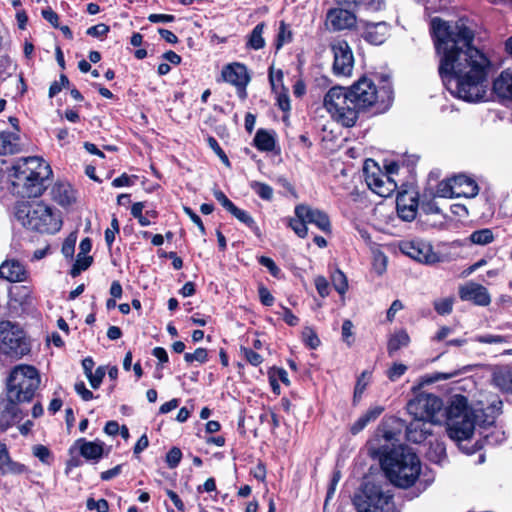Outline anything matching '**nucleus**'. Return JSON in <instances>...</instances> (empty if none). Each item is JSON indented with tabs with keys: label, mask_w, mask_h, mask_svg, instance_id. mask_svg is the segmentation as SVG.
Here are the masks:
<instances>
[{
	"label": "nucleus",
	"mask_w": 512,
	"mask_h": 512,
	"mask_svg": "<svg viewBox=\"0 0 512 512\" xmlns=\"http://www.w3.org/2000/svg\"><path fill=\"white\" fill-rule=\"evenodd\" d=\"M228 212L231 213L237 220H239L240 222H242L249 228H251L253 230H258V227L256 226L254 219L248 212L238 208L235 205H233L228 210Z\"/></svg>",
	"instance_id": "41"
},
{
	"label": "nucleus",
	"mask_w": 512,
	"mask_h": 512,
	"mask_svg": "<svg viewBox=\"0 0 512 512\" xmlns=\"http://www.w3.org/2000/svg\"><path fill=\"white\" fill-rule=\"evenodd\" d=\"M493 383L503 392L512 393V372L509 370L495 372Z\"/></svg>",
	"instance_id": "36"
},
{
	"label": "nucleus",
	"mask_w": 512,
	"mask_h": 512,
	"mask_svg": "<svg viewBox=\"0 0 512 512\" xmlns=\"http://www.w3.org/2000/svg\"><path fill=\"white\" fill-rule=\"evenodd\" d=\"M503 403L500 399L494 400L486 408L477 409L485 429L493 426L496 417L502 412Z\"/></svg>",
	"instance_id": "31"
},
{
	"label": "nucleus",
	"mask_w": 512,
	"mask_h": 512,
	"mask_svg": "<svg viewBox=\"0 0 512 512\" xmlns=\"http://www.w3.org/2000/svg\"><path fill=\"white\" fill-rule=\"evenodd\" d=\"M334 53L333 71L336 75L352 74V52L347 41L339 40L332 45Z\"/></svg>",
	"instance_id": "14"
},
{
	"label": "nucleus",
	"mask_w": 512,
	"mask_h": 512,
	"mask_svg": "<svg viewBox=\"0 0 512 512\" xmlns=\"http://www.w3.org/2000/svg\"><path fill=\"white\" fill-rule=\"evenodd\" d=\"M254 145L260 151L270 152L275 148V138L267 130L259 129L254 137Z\"/></svg>",
	"instance_id": "33"
},
{
	"label": "nucleus",
	"mask_w": 512,
	"mask_h": 512,
	"mask_svg": "<svg viewBox=\"0 0 512 512\" xmlns=\"http://www.w3.org/2000/svg\"><path fill=\"white\" fill-rule=\"evenodd\" d=\"M381 26L382 23H366L362 20H358L357 16L354 14V32L359 34L370 44L380 45L385 41V34L378 30Z\"/></svg>",
	"instance_id": "17"
},
{
	"label": "nucleus",
	"mask_w": 512,
	"mask_h": 512,
	"mask_svg": "<svg viewBox=\"0 0 512 512\" xmlns=\"http://www.w3.org/2000/svg\"><path fill=\"white\" fill-rule=\"evenodd\" d=\"M471 412L473 411L468 407L467 398L460 394L455 395L445 409L447 423L464 417V415H468Z\"/></svg>",
	"instance_id": "23"
},
{
	"label": "nucleus",
	"mask_w": 512,
	"mask_h": 512,
	"mask_svg": "<svg viewBox=\"0 0 512 512\" xmlns=\"http://www.w3.org/2000/svg\"><path fill=\"white\" fill-rule=\"evenodd\" d=\"M410 342V337L405 330H400L391 335L387 344V352L390 357L401 348L407 347Z\"/></svg>",
	"instance_id": "32"
},
{
	"label": "nucleus",
	"mask_w": 512,
	"mask_h": 512,
	"mask_svg": "<svg viewBox=\"0 0 512 512\" xmlns=\"http://www.w3.org/2000/svg\"><path fill=\"white\" fill-rule=\"evenodd\" d=\"M295 215L298 218L306 220L307 223L314 224L325 233H329L331 231L329 217L321 210L313 209L310 206L301 204L295 207Z\"/></svg>",
	"instance_id": "16"
},
{
	"label": "nucleus",
	"mask_w": 512,
	"mask_h": 512,
	"mask_svg": "<svg viewBox=\"0 0 512 512\" xmlns=\"http://www.w3.org/2000/svg\"><path fill=\"white\" fill-rule=\"evenodd\" d=\"M292 41V32L284 22L280 23L277 36L276 49L279 50L284 44Z\"/></svg>",
	"instance_id": "48"
},
{
	"label": "nucleus",
	"mask_w": 512,
	"mask_h": 512,
	"mask_svg": "<svg viewBox=\"0 0 512 512\" xmlns=\"http://www.w3.org/2000/svg\"><path fill=\"white\" fill-rule=\"evenodd\" d=\"M240 351L246 361L253 366H259L263 362V357L250 348L241 347Z\"/></svg>",
	"instance_id": "53"
},
{
	"label": "nucleus",
	"mask_w": 512,
	"mask_h": 512,
	"mask_svg": "<svg viewBox=\"0 0 512 512\" xmlns=\"http://www.w3.org/2000/svg\"><path fill=\"white\" fill-rule=\"evenodd\" d=\"M307 221L296 217V219H290L289 226L291 229L301 238H304L307 236Z\"/></svg>",
	"instance_id": "52"
},
{
	"label": "nucleus",
	"mask_w": 512,
	"mask_h": 512,
	"mask_svg": "<svg viewBox=\"0 0 512 512\" xmlns=\"http://www.w3.org/2000/svg\"><path fill=\"white\" fill-rule=\"evenodd\" d=\"M361 493L362 498L354 495L357 512H389L392 495L385 493L380 485L366 481Z\"/></svg>",
	"instance_id": "10"
},
{
	"label": "nucleus",
	"mask_w": 512,
	"mask_h": 512,
	"mask_svg": "<svg viewBox=\"0 0 512 512\" xmlns=\"http://www.w3.org/2000/svg\"><path fill=\"white\" fill-rule=\"evenodd\" d=\"M105 367L99 366L95 372H92V374L87 377V379L90 382V385L92 388L97 389L101 385L103 378L105 376Z\"/></svg>",
	"instance_id": "56"
},
{
	"label": "nucleus",
	"mask_w": 512,
	"mask_h": 512,
	"mask_svg": "<svg viewBox=\"0 0 512 512\" xmlns=\"http://www.w3.org/2000/svg\"><path fill=\"white\" fill-rule=\"evenodd\" d=\"M52 193L54 200L64 207L71 205L76 200L75 191L69 184H56Z\"/></svg>",
	"instance_id": "30"
},
{
	"label": "nucleus",
	"mask_w": 512,
	"mask_h": 512,
	"mask_svg": "<svg viewBox=\"0 0 512 512\" xmlns=\"http://www.w3.org/2000/svg\"><path fill=\"white\" fill-rule=\"evenodd\" d=\"M302 335L304 342L311 349H316L320 345V339L318 338L317 334L314 332L313 329L306 327L303 330Z\"/></svg>",
	"instance_id": "54"
},
{
	"label": "nucleus",
	"mask_w": 512,
	"mask_h": 512,
	"mask_svg": "<svg viewBox=\"0 0 512 512\" xmlns=\"http://www.w3.org/2000/svg\"><path fill=\"white\" fill-rule=\"evenodd\" d=\"M33 455L37 457L41 462L48 463L50 458V451L43 445H36L33 447Z\"/></svg>",
	"instance_id": "63"
},
{
	"label": "nucleus",
	"mask_w": 512,
	"mask_h": 512,
	"mask_svg": "<svg viewBox=\"0 0 512 512\" xmlns=\"http://www.w3.org/2000/svg\"><path fill=\"white\" fill-rule=\"evenodd\" d=\"M185 214L191 219V221L196 224L202 235H205L206 230L201 218L189 207L183 208Z\"/></svg>",
	"instance_id": "64"
},
{
	"label": "nucleus",
	"mask_w": 512,
	"mask_h": 512,
	"mask_svg": "<svg viewBox=\"0 0 512 512\" xmlns=\"http://www.w3.org/2000/svg\"><path fill=\"white\" fill-rule=\"evenodd\" d=\"M264 28V23H259L254 27L247 42L249 48L259 50L265 46V40L263 38Z\"/></svg>",
	"instance_id": "37"
},
{
	"label": "nucleus",
	"mask_w": 512,
	"mask_h": 512,
	"mask_svg": "<svg viewBox=\"0 0 512 512\" xmlns=\"http://www.w3.org/2000/svg\"><path fill=\"white\" fill-rule=\"evenodd\" d=\"M331 281L335 290L343 295L348 289V280L346 275L339 269H336L331 275Z\"/></svg>",
	"instance_id": "42"
},
{
	"label": "nucleus",
	"mask_w": 512,
	"mask_h": 512,
	"mask_svg": "<svg viewBox=\"0 0 512 512\" xmlns=\"http://www.w3.org/2000/svg\"><path fill=\"white\" fill-rule=\"evenodd\" d=\"M352 88L332 87L324 97V106L342 126L352 127Z\"/></svg>",
	"instance_id": "8"
},
{
	"label": "nucleus",
	"mask_w": 512,
	"mask_h": 512,
	"mask_svg": "<svg viewBox=\"0 0 512 512\" xmlns=\"http://www.w3.org/2000/svg\"><path fill=\"white\" fill-rule=\"evenodd\" d=\"M86 506L89 510H96L97 512H108L109 510L108 502L105 499L94 500L89 498Z\"/></svg>",
	"instance_id": "58"
},
{
	"label": "nucleus",
	"mask_w": 512,
	"mask_h": 512,
	"mask_svg": "<svg viewBox=\"0 0 512 512\" xmlns=\"http://www.w3.org/2000/svg\"><path fill=\"white\" fill-rule=\"evenodd\" d=\"M254 192L264 200H271L273 197V189L265 183L254 181L250 184Z\"/></svg>",
	"instance_id": "45"
},
{
	"label": "nucleus",
	"mask_w": 512,
	"mask_h": 512,
	"mask_svg": "<svg viewBox=\"0 0 512 512\" xmlns=\"http://www.w3.org/2000/svg\"><path fill=\"white\" fill-rule=\"evenodd\" d=\"M384 176L385 174L376 161L371 158L364 161L362 177L371 191H375L377 182H379L380 178H384Z\"/></svg>",
	"instance_id": "25"
},
{
	"label": "nucleus",
	"mask_w": 512,
	"mask_h": 512,
	"mask_svg": "<svg viewBox=\"0 0 512 512\" xmlns=\"http://www.w3.org/2000/svg\"><path fill=\"white\" fill-rule=\"evenodd\" d=\"M476 425H478L480 429H485L480 415L475 410L468 415H464V417L448 422V435L451 439L456 441L467 440L473 435Z\"/></svg>",
	"instance_id": "12"
},
{
	"label": "nucleus",
	"mask_w": 512,
	"mask_h": 512,
	"mask_svg": "<svg viewBox=\"0 0 512 512\" xmlns=\"http://www.w3.org/2000/svg\"><path fill=\"white\" fill-rule=\"evenodd\" d=\"M15 218L27 229L54 234L62 227L57 211L42 201H21L14 207Z\"/></svg>",
	"instance_id": "4"
},
{
	"label": "nucleus",
	"mask_w": 512,
	"mask_h": 512,
	"mask_svg": "<svg viewBox=\"0 0 512 512\" xmlns=\"http://www.w3.org/2000/svg\"><path fill=\"white\" fill-rule=\"evenodd\" d=\"M13 185L21 187L24 197H39L45 190V180L51 175L50 166L39 157L18 160L12 167Z\"/></svg>",
	"instance_id": "5"
},
{
	"label": "nucleus",
	"mask_w": 512,
	"mask_h": 512,
	"mask_svg": "<svg viewBox=\"0 0 512 512\" xmlns=\"http://www.w3.org/2000/svg\"><path fill=\"white\" fill-rule=\"evenodd\" d=\"M184 360L188 364H191L193 362L203 364L208 361V352L205 348H197L193 353H185Z\"/></svg>",
	"instance_id": "46"
},
{
	"label": "nucleus",
	"mask_w": 512,
	"mask_h": 512,
	"mask_svg": "<svg viewBox=\"0 0 512 512\" xmlns=\"http://www.w3.org/2000/svg\"><path fill=\"white\" fill-rule=\"evenodd\" d=\"M454 188L457 190L456 197L464 196L467 198L475 197L479 192L476 181L464 174L453 177Z\"/></svg>",
	"instance_id": "24"
},
{
	"label": "nucleus",
	"mask_w": 512,
	"mask_h": 512,
	"mask_svg": "<svg viewBox=\"0 0 512 512\" xmlns=\"http://www.w3.org/2000/svg\"><path fill=\"white\" fill-rule=\"evenodd\" d=\"M74 389L76 393L80 395V397L84 401H89L94 397L93 393L86 388L85 383L83 381L76 382L74 385Z\"/></svg>",
	"instance_id": "62"
},
{
	"label": "nucleus",
	"mask_w": 512,
	"mask_h": 512,
	"mask_svg": "<svg viewBox=\"0 0 512 512\" xmlns=\"http://www.w3.org/2000/svg\"><path fill=\"white\" fill-rule=\"evenodd\" d=\"M419 195L412 186L401 185L396 197V211L399 218L406 222L416 219L419 209Z\"/></svg>",
	"instance_id": "11"
},
{
	"label": "nucleus",
	"mask_w": 512,
	"mask_h": 512,
	"mask_svg": "<svg viewBox=\"0 0 512 512\" xmlns=\"http://www.w3.org/2000/svg\"><path fill=\"white\" fill-rule=\"evenodd\" d=\"M314 282L319 295L326 297L329 294V283L327 279L323 276H317Z\"/></svg>",
	"instance_id": "61"
},
{
	"label": "nucleus",
	"mask_w": 512,
	"mask_h": 512,
	"mask_svg": "<svg viewBox=\"0 0 512 512\" xmlns=\"http://www.w3.org/2000/svg\"><path fill=\"white\" fill-rule=\"evenodd\" d=\"M481 438L476 442L479 449L483 446H496L506 440V434L503 430L493 426H488L480 432Z\"/></svg>",
	"instance_id": "27"
},
{
	"label": "nucleus",
	"mask_w": 512,
	"mask_h": 512,
	"mask_svg": "<svg viewBox=\"0 0 512 512\" xmlns=\"http://www.w3.org/2000/svg\"><path fill=\"white\" fill-rule=\"evenodd\" d=\"M326 26L333 31H341L352 27V12L349 7L333 8L327 12Z\"/></svg>",
	"instance_id": "18"
},
{
	"label": "nucleus",
	"mask_w": 512,
	"mask_h": 512,
	"mask_svg": "<svg viewBox=\"0 0 512 512\" xmlns=\"http://www.w3.org/2000/svg\"><path fill=\"white\" fill-rule=\"evenodd\" d=\"M39 371L32 365L19 364L9 373L6 382V397L0 399V412L17 418L20 403L30 402L40 386Z\"/></svg>",
	"instance_id": "3"
},
{
	"label": "nucleus",
	"mask_w": 512,
	"mask_h": 512,
	"mask_svg": "<svg viewBox=\"0 0 512 512\" xmlns=\"http://www.w3.org/2000/svg\"><path fill=\"white\" fill-rule=\"evenodd\" d=\"M21 150L19 135L15 132H0V155H10Z\"/></svg>",
	"instance_id": "28"
},
{
	"label": "nucleus",
	"mask_w": 512,
	"mask_h": 512,
	"mask_svg": "<svg viewBox=\"0 0 512 512\" xmlns=\"http://www.w3.org/2000/svg\"><path fill=\"white\" fill-rule=\"evenodd\" d=\"M395 442H386L378 448L370 446L368 454L379 461L386 478L394 486L409 488L420 476L421 462L412 448Z\"/></svg>",
	"instance_id": "2"
},
{
	"label": "nucleus",
	"mask_w": 512,
	"mask_h": 512,
	"mask_svg": "<svg viewBox=\"0 0 512 512\" xmlns=\"http://www.w3.org/2000/svg\"><path fill=\"white\" fill-rule=\"evenodd\" d=\"M424 407H422L421 396L412 399L407 403V412L413 416V419L424 418Z\"/></svg>",
	"instance_id": "47"
},
{
	"label": "nucleus",
	"mask_w": 512,
	"mask_h": 512,
	"mask_svg": "<svg viewBox=\"0 0 512 512\" xmlns=\"http://www.w3.org/2000/svg\"><path fill=\"white\" fill-rule=\"evenodd\" d=\"M397 189L398 185L393 178V175L385 174L384 178H380L379 182H377L374 193L386 198L391 196Z\"/></svg>",
	"instance_id": "35"
},
{
	"label": "nucleus",
	"mask_w": 512,
	"mask_h": 512,
	"mask_svg": "<svg viewBox=\"0 0 512 512\" xmlns=\"http://www.w3.org/2000/svg\"><path fill=\"white\" fill-rule=\"evenodd\" d=\"M389 78V75H381V81L384 84L380 91L376 89L374 82L366 76L354 82V114L372 106L379 98V94H384L389 102L392 100L393 89L389 83ZM356 118V115H354V124Z\"/></svg>",
	"instance_id": "7"
},
{
	"label": "nucleus",
	"mask_w": 512,
	"mask_h": 512,
	"mask_svg": "<svg viewBox=\"0 0 512 512\" xmlns=\"http://www.w3.org/2000/svg\"><path fill=\"white\" fill-rule=\"evenodd\" d=\"M422 407H424V418L434 422V418L437 413L441 411L443 407V401L438 396L433 394L421 395Z\"/></svg>",
	"instance_id": "29"
},
{
	"label": "nucleus",
	"mask_w": 512,
	"mask_h": 512,
	"mask_svg": "<svg viewBox=\"0 0 512 512\" xmlns=\"http://www.w3.org/2000/svg\"><path fill=\"white\" fill-rule=\"evenodd\" d=\"M407 371V366L402 363H394L387 371V377L391 381L398 380Z\"/></svg>",
	"instance_id": "57"
},
{
	"label": "nucleus",
	"mask_w": 512,
	"mask_h": 512,
	"mask_svg": "<svg viewBox=\"0 0 512 512\" xmlns=\"http://www.w3.org/2000/svg\"><path fill=\"white\" fill-rule=\"evenodd\" d=\"M434 309L439 315H448L453 309V299L444 298L434 302Z\"/></svg>",
	"instance_id": "51"
},
{
	"label": "nucleus",
	"mask_w": 512,
	"mask_h": 512,
	"mask_svg": "<svg viewBox=\"0 0 512 512\" xmlns=\"http://www.w3.org/2000/svg\"><path fill=\"white\" fill-rule=\"evenodd\" d=\"M458 294L462 301H469L477 306L485 307L491 303L487 288L472 281L460 286Z\"/></svg>",
	"instance_id": "15"
},
{
	"label": "nucleus",
	"mask_w": 512,
	"mask_h": 512,
	"mask_svg": "<svg viewBox=\"0 0 512 512\" xmlns=\"http://www.w3.org/2000/svg\"><path fill=\"white\" fill-rule=\"evenodd\" d=\"M259 263L266 267L269 272L274 276V277H278L281 270L278 268V266L276 265V263L269 257H266V256H261L259 258Z\"/></svg>",
	"instance_id": "59"
},
{
	"label": "nucleus",
	"mask_w": 512,
	"mask_h": 512,
	"mask_svg": "<svg viewBox=\"0 0 512 512\" xmlns=\"http://www.w3.org/2000/svg\"><path fill=\"white\" fill-rule=\"evenodd\" d=\"M108 32H109V26L104 23H100V24L91 26L86 31L87 35L92 36V37H102V36L106 35Z\"/></svg>",
	"instance_id": "60"
},
{
	"label": "nucleus",
	"mask_w": 512,
	"mask_h": 512,
	"mask_svg": "<svg viewBox=\"0 0 512 512\" xmlns=\"http://www.w3.org/2000/svg\"><path fill=\"white\" fill-rule=\"evenodd\" d=\"M381 0H354V8L357 10L379 11L381 9Z\"/></svg>",
	"instance_id": "49"
},
{
	"label": "nucleus",
	"mask_w": 512,
	"mask_h": 512,
	"mask_svg": "<svg viewBox=\"0 0 512 512\" xmlns=\"http://www.w3.org/2000/svg\"><path fill=\"white\" fill-rule=\"evenodd\" d=\"M419 209H420V216L422 215V213L425 215L441 213V209L439 208L437 203L433 200H427V201L423 200L421 203H419ZM418 221L423 223V221L421 220V217L419 218Z\"/></svg>",
	"instance_id": "50"
},
{
	"label": "nucleus",
	"mask_w": 512,
	"mask_h": 512,
	"mask_svg": "<svg viewBox=\"0 0 512 512\" xmlns=\"http://www.w3.org/2000/svg\"><path fill=\"white\" fill-rule=\"evenodd\" d=\"M457 190L454 188L453 178L449 181H441L437 186V196L442 198L456 197Z\"/></svg>",
	"instance_id": "44"
},
{
	"label": "nucleus",
	"mask_w": 512,
	"mask_h": 512,
	"mask_svg": "<svg viewBox=\"0 0 512 512\" xmlns=\"http://www.w3.org/2000/svg\"><path fill=\"white\" fill-rule=\"evenodd\" d=\"M428 459L436 464H442L446 460V448L443 443L432 444L427 453Z\"/></svg>",
	"instance_id": "39"
},
{
	"label": "nucleus",
	"mask_w": 512,
	"mask_h": 512,
	"mask_svg": "<svg viewBox=\"0 0 512 512\" xmlns=\"http://www.w3.org/2000/svg\"><path fill=\"white\" fill-rule=\"evenodd\" d=\"M382 406L369 408L362 416L354 422V434L362 431L370 422L375 421L383 412Z\"/></svg>",
	"instance_id": "34"
},
{
	"label": "nucleus",
	"mask_w": 512,
	"mask_h": 512,
	"mask_svg": "<svg viewBox=\"0 0 512 512\" xmlns=\"http://www.w3.org/2000/svg\"><path fill=\"white\" fill-rule=\"evenodd\" d=\"M473 244L487 245L494 239L493 232L489 228L473 231L469 237Z\"/></svg>",
	"instance_id": "40"
},
{
	"label": "nucleus",
	"mask_w": 512,
	"mask_h": 512,
	"mask_svg": "<svg viewBox=\"0 0 512 512\" xmlns=\"http://www.w3.org/2000/svg\"><path fill=\"white\" fill-rule=\"evenodd\" d=\"M182 458V452L179 448L173 447L170 449L166 455V462L170 468H175L178 466Z\"/></svg>",
	"instance_id": "55"
},
{
	"label": "nucleus",
	"mask_w": 512,
	"mask_h": 512,
	"mask_svg": "<svg viewBox=\"0 0 512 512\" xmlns=\"http://www.w3.org/2000/svg\"><path fill=\"white\" fill-rule=\"evenodd\" d=\"M93 258L88 255L77 254L76 261L71 268L70 274L72 277L78 276L82 271L89 268L92 264Z\"/></svg>",
	"instance_id": "43"
},
{
	"label": "nucleus",
	"mask_w": 512,
	"mask_h": 512,
	"mask_svg": "<svg viewBox=\"0 0 512 512\" xmlns=\"http://www.w3.org/2000/svg\"><path fill=\"white\" fill-rule=\"evenodd\" d=\"M431 31L445 88L466 102L482 101L492 63L473 45V31L463 24L451 26L439 17L431 20Z\"/></svg>",
	"instance_id": "1"
},
{
	"label": "nucleus",
	"mask_w": 512,
	"mask_h": 512,
	"mask_svg": "<svg viewBox=\"0 0 512 512\" xmlns=\"http://www.w3.org/2000/svg\"><path fill=\"white\" fill-rule=\"evenodd\" d=\"M222 77L226 82L243 90L250 81L246 66L240 63L225 66L222 70Z\"/></svg>",
	"instance_id": "19"
},
{
	"label": "nucleus",
	"mask_w": 512,
	"mask_h": 512,
	"mask_svg": "<svg viewBox=\"0 0 512 512\" xmlns=\"http://www.w3.org/2000/svg\"><path fill=\"white\" fill-rule=\"evenodd\" d=\"M372 265L378 275H382L387 269V256L382 252L380 246H373Z\"/></svg>",
	"instance_id": "38"
},
{
	"label": "nucleus",
	"mask_w": 512,
	"mask_h": 512,
	"mask_svg": "<svg viewBox=\"0 0 512 512\" xmlns=\"http://www.w3.org/2000/svg\"><path fill=\"white\" fill-rule=\"evenodd\" d=\"M30 346L23 330L10 321L0 322V352L12 358L28 354Z\"/></svg>",
	"instance_id": "9"
},
{
	"label": "nucleus",
	"mask_w": 512,
	"mask_h": 512,
	"mask_svg": "<svg viewBox=\"0 0 512 512\" xmlns=\"http://www.w3.org/2000/svg\"><path fill=\"white\" fill-rule=\"evenodd\" d=\"M28 275V271L18 260H6L0 265V278L9 282H24Z\"/></svg>",
	"instance_id": "20"
},
{
	"label": "nucleus",
	"mask_w": 512,
	"mask_h": 512,
	"mask_svg": "<svg viewBox=\"0 0 512 512\" xmlns=\"http://www.w3.org/2000/svg\"><path fill=\"white\" fill-rule=\"evenodd\" d=\"M74 447L78 449L82 457L89 461H99L104 452V443L100 440L88 441L85 438H79L75 441Z\"/></svg>",
	"instance_id": "21"
},
{
	"label": "nucleus",
	"mask_w": 512,
	"mask_h": 512,
	"mask_svg": "<svg viewBox=\"0 0 512 512\" xmlns=\"http://www.w3.org/2000/svg\"><path fill=\"white\" fill-rule=\"evenodd\" d=\"M493 91L504 99H512V69L508 68L501 72L493 82Z\"/></svg>",
	"instance_id": "26"
},
{
	"label": "nucleus",
	"mask_w": 512,
	"mask_h": 512,
	"mask_svg": "<svg viewBox=\"0 0 512 512\" xmlns=\"http://www.w3.org/2000/svg\"><path fill=\"white\" fill-rule=\"evenodd\" d=\"M432 423L433 422L429 421L427 418H417L412 419V421L407 424L405 420L391 416L382 423V437L385 442L399 441L402 429L405 428L408 441L422 443L426 440L427 436L432 434Z\"/></svg>",
	"instance_id": "6"
},
{
	"label": "nucleus",
	"mask_w": 512,
	"mask_h": 512,
	"mask_svg": "<svg viewBox=\"0 0 512 512\" xmlns=\"http://www.w3.org/2000/svg\"><path fill=\"white\" fill-rule=\"evenodd\" d=\"M400 250L403 254L420 263L432 264L438 260L432 246L422 240L404 241L400 245Z\"/></svg>",
	"instance_id": "13"
},
{
	"label": "nucleus",
	"mask_w": 512,
	"mask_h": 512,
	"mask_svg": "<svg viewBox=\"0 0 512 512\" xmlns=\"http://www.w3.org/2000/svg\"><path fill=\"white\" fill-rule=\"evenodd\" d=\"M27 471L24 464L12 460L6 444L0 442V473L20 475Z\"/></svg>",
	"instance_id": "22"
}]
</instances>
